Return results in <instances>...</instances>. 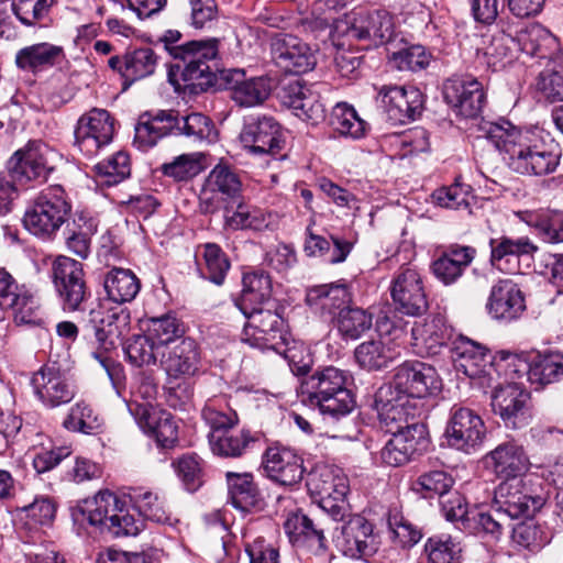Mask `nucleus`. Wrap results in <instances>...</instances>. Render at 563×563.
<instances>
[{
  "instance_id": "nucleus-59",
  "label": "nucleus",
  "mask_w": 563,
  "mask_h": 563,
  "mask_svg": "<svg viewBox=\"0 0 563 563\" xmlns=\"http://www.w3.org/2000/svg\"><path fill=\"white\" fill-rule=\"evenodd\" d=\"M329 123L333 131L343 136L360 139L365 135L367 123L362 120L355 109L346 103H336L330 114Z\"/></svg>"
},
{
  "instance_id": "nucleus-8",
  "label": "nucleus",
  "mask_w": 563,
  "mask_h": 563,
  "mask_svg": "<svg viewBox=\"0 0 563 563\" xmlns=\"http://www.w3.org/2000/svg\"><path fill=\"white\" fill-rule=\"evenodd\" d=\"M375 410L380 429L386 433H395L415 459L427 452L431 444L429 428L422 419L416 418L417 410L396 407Z\"/></svg>"
},
{
  "instance_id": "nucleus-17",
  "label": "nucleus",
  "mask_w": 563,
  "mask_h": 563,
  "mask_svg": "<svg viewBox=\"0 0 563 563\" xmlns=\"http://www.w3.org/2000/svg\"><path fill=\"white\" fill-rule=\"evenodd\" d=\"M51 148L42 140H30L8 161V170L13 179L21 184L32 180H46L53 167L48 165Z\"/></svg>"
},
{
  "instance_id": "nucleus-37",
  "label": "nucleus",
  "mask_w": 563,
  "mask_h": 563,
  "mask_svg": "<svg viewBox=\"0 0 563 563\" xmlns=\"http://www.w3.org/2000/svg\"><path fill=\"white\" fill-rule=\"evenodd\" d=\"M399 355L400 352L395 343L380 338L364 341L354 351L357 365L368 372L387 368Z\"/></svg>"
},
{
  "instance_id": "nucleus-7",
  "label": "nucleus",
  "mask_w": 563,
  "mask_h": 563,
  "mask_svg": "<svg viewBox=\"0 0 563 563\" xmlns=\"http://www.w3.org/2000/svg\"><path fill=\"white\" fill-rule=\"evenodd\" d=\"M49 277L64 312H81L92 292L86 280L81 262L66 255H58L51 265Z\"/></svg>"
},
{
  "instance_id": "nucleus-15",
  "label": "nucleus",
  "mask_w": 563,
  "mask_h": 563,
  "mask_svg": "<svg viewBox=\"0 0 563 563\" xmlns=\"http://www.w3.org/2000/svg\"><path fill=\"white\" fill-rule=\"evenodd\" d=\"M396 311L410 317H421L429 309V299L421 274L411 267L401 266L389 286Z\"/></svg>"
},
{
  "instance_id": "nucleus-47",
  "label": "nucleus",
  "mask_w": 563,
  "mask_h": 563,
  "mask_svg": "<svg viewBox=\"0 0 563 563\" xmlns=\"http://www.w3.org/2000/svg\"><path fill=\"white\" fill-rule=\"evenodd\" d=\"M532 351L509 352L498 351L494 354L492 368L499 377L509 383L527 377L530 383V368L532 366Z\"/></svg>"
},
{
  "instance_id": "nucleus-2",
  "label": "nucleus",
  "mask_w": 563,
  "mask_h": 563,
  "mask_svg": "<svg viewBox=\"0 0 563 563\" xmlns=\"http://www.w3.org/2000/svg\"><path fill=\"white\" fill-rule=\"evenodd\" d=\"M133 144L141 151L153 147L167 135H181L194 143H213L218 130L213 121L200 112L181 114L177 110H157L140 115Z\"/></svg>"
},
{
  "instance_id": "nucleus-33",
  "label": "nucleus",
  "mask_w": 563,
  "mask_h": 563,
  "mask_svg": "<svg viewBox=\"0 0 563 563\" xmlns=\"http://www.w3.org/2000/svg\"><path fill=\"white\" fill-rule=\"evenodd\" d=\"M476 256L473 246L452 244L431 263V272L443 285L455 284Z\"/></svg>"
},
{
  "instance_id": "nucleus-11",
  "label": "nucleus",
  "mask_w": 563,
  "mask_h": 563,
  "mask_svg": "<svg viewBox=\"0 0 563 563\" xmlns=\"http://www.w3.org/2000/svg\"><path fill=\"white\" fill-rule=\"evenodd\" d=\"M284 309L278 301H273L271 306L243 314L249 320L244 333L249 335V329L253 330L252 338L247 341L261 349L280 352L289 338L288 325L283 317Z\"/></svg>"
},
{
  "instance_id": "nucleus-41",
  "label": "nucleus",
  "mask_w": 563,
  "mask_h": 563,
  "mask_svg": "<svg viewBox=\"0 0 563 563\" xmlns=\"http://www.w3.org/2000/svg\"><path fill=\"white\" fill-rule=\"evenodd\" d=\"M389 534V540L401 549H411L423 537L422 529L408 519L397 504L390 505L382 518Z\"/></svg>"
},
{
  "instance_id": "nucleus-52",
  "label": "nucleus",
  "mask_w": 563,
  "mask_h": 563,
  "mask_svg": "<svg viewBox=\"0 0 563 563\" xmlns=\"http://www.w3.org/2000/svg\"><path fill=\"white\" fill-rule=\"evenodd\" d=\"M147 334L158 346H172L181 340L186 332L185 323L173 313L150 318L147 322Z\"/></svg>"
},
{
  "instance_id": "nucleus-9",
  "label": "nucleus",
  "mask_w": 563,
  "mask_h": 563,
  "mask_svg": "<svg viewBox=\"0 0 563 563\" xmlns=\"http://www.w3.org/2000/svg\"><path fill=\"white\" fill-rule=\"evenodd\" d=\"M85 329L93 335L99 350L112 352L131 330V312L125 307L106 308L99 303L89 310Z\"/></svg>"
},
{
  "instance_id": "nucleus-32",
  "label": "nucleus",
  "mask_w": 563,
  "mask_h": 563,
  "mask_svg": "<svg viewBox=\"0 0 563 563\" xmlns=\"http://www.w3.org/2000/svg\"><path fill=\"white\" fill-rule=\"evenodd\" d=\"M228 501L235 509L243 512L260 511L264 508L265 500L250 472H227Z\"/></svg>"
},
{
  "instance_id": "nucleus-46",
  "label": "nucleus",
  "mask_w": 563,
  "mask_h": 563,
  "mask_svg": "<svg viewBox=\"0 0 563 563\" xmlns=\"http://www.w3.org/2000/svg\"><path fill=\"white\" fill-rule=\"evenodd\" d=\"M454 477L444 467L421 472L410 484V489L423 499H440L453 488Z\"/></svg>"
},
{
  "instance_id": "nucleus-22",
  "label": "nucleus",
  "mask_w": 563,
  "mask_h": 563,
  "mask_svg": "<svg viewBox=\"0 0 563 563\" xmlns=\"http://www.w3.org/2000/svg\"><path fill=\"white\" fill-rule=\"evenodd\" d=\"M275 64L285 73L301 75L312 70L317 58L311 47L291 34L276 36L271 45Z\"/></svg>"
},
{
  "instance_id": "nucleus-48",
  "label": "nucleus",
  "mask_w": 563,
  "mask_h": 563,
  "mask_svg": "<svg viewBox=\"0 0 563 563\" xmlns=\"http://www.w3.org/2000/svg\"><path fill=\"white\" fill-rule=\"evenodd\" d=\"M201 417L210 428V433H224L239 424L238 412L229 405L225 396L209 398L202 410Z\"/></svg>"
},
{
  "instance_id": "nucleus-25",
  "label": "nucleus",
  "mask_w": 563,
  "mask_h": 563,
  "mask_svg": "<svg viewBox=\"0 0 563 563\" xmlns=\"http://www.w3.org/2000/svg\"><path fill=\"white\" fill-rule=\"evenodd\" d=\"M451 358L457 373L474 379L489 375L494 355L483 344L460 334L451 346Z\"/></svg>"
},
{
  "instance_id": "nucleus-21",
  "label": "nucleus",
  "mask_w": 563,
  "mask_h": 563,
  "mask_svg": "<svg viewBox=\"0 0 563 563\" xmlns=\"http://www.w3.org/2000/svg\"><path fill=\"white\" fill-rule=\"evenodd\" d=\"M443 98L457 115L465 119L477 118L486 101L482 82L471 76L448 79L443 85Z\"/></svg>"
},
{
  "instance_id": "nucleus-50",
  "label": "nucleus",
  "mask_w": 563,
  "mask_h": 563,
  "mask_svg": "<svg viewBox=\"0 0 563 563\" xmlns=\"http://www.w3.org/2000/svg\"><path fill=\"white\" fill-rule=\"evenodd\" d=\"M134 509L146 520L162 525H173L172 514L165 508L159 496L143 487L130 488L128 494Z\"/></svg>"
},
{
  "instance_id": "nucleus-53",
  "label": "nucleus",
  "mask_w": 563,
  "mask_h": 563,
  "mask_svg": "<svg viewBox=\"0 0 563 563\" xmlns=\"http://www.w3.org/2000/svg\"><path fill=\"white\" fill-rule=\"evenodd\" d=\"M454 340V329L446 323L443 316L435 314L424 323L422 344L428 355H438L443 347L451 350Z\"/></svg>"
},
{
  "instance_id": "nucleus-31",
  "label": "nucleus",
  "mask_w": 563,
  "mask_h": 563,
  "mask_svg": "<svg viewBox=\"0 0 563 563\" xmlns=\"http://www.w3.org/2000/svg\"><path fill=\"white\" fill-rule=\"evenodd\" d=\"M272 294L271 276L263 269H254L243 274L241 294L233 298V302L243 314H247L271 306L275 301Z\"/></svg>"
},
{
  "instance_id": "nucleus-34",
  "label": "nucleus",
  "mask_w": 563,
  "mask_h": 563,
  "mask_svg": "<svg viewBox=\"0 0 563 563\" xmlns=\"http://www.w3.org/2000/svg\"><path fill=\"white\" fill-rule=\"evenodd\" d=\"M224 78L231 90L232 99L242 107L262 103L272 91L271 78L261 76L245 79V73L241 69L229 70Z\"/></svg>"
},
{
  "instance_id": "nucleus-26",
  "label": "nucleus",
  "mask_w": 563,
  "mask_h": 563,
  "mask_svg": "<svg viewBox=\"0 0 563 563\" xmlns=\"http://www.w3.org/2000/svg\"><path fill=\"white\" fill-rule=\"evenodd\" d=\"M217 60H201L195 64H169L168 82L176 91L199 93L214 86L218 71Z\"/></svg>"
},
{
  "instance_id": "nucleus-49",
  "label": "nucleus",
  "mask_w": 563,
  "mask_h": 563,
  "mask_svg": "<svg viewBox=\"0 0 563 563\" xmlns=\"http://www.w3.org/2000/svg\"><path fill=\"white\" fill-rule=\"evenodd\" d=\"M103 287L108 298L121 305L136 297L141 283L130 269L114 267L106 274Z\"/></svg>"
},
{
  "instance_id": "nucleus-29",
  "label": "nucleus",
  "mask_w": 563,
  "mask_h": 563,
  "mask_svg": "<svg viewBox=\"0 0 563 563\" xmlns=\"http://www.w3.org/2000/svg\"><path fill=\"white\" fill-rule=\"evenodd\" d=\"M352 302V294L346 284H321L306 289L305 303L316 314L334 321L339 312Z\"/></svg>"
},
{
  "instance_id": "nucleus-36",
  "label": "nucleus",
  "mask_w": 563,
  "mask_h": 563,
  "mask_svg": "<svg viewBox=\"0 0 563 563\" xmlns=\"http://www.w3.org/2000/svg\"><path fill=\"white\" fill-rule=\"evenodd\" d=\"M211 192H219L228 202L225 210H240L246 206L242 196V183L238 174L227 164H217L206 180Z\"/></svg>"
},
{
  "instance_id": "nucleus-35",
  "label": "nucleus",
  "mask_w": 563,
  "mask_h": 563,
  "mask_svg": "<svg viewBox=\"0 0 563 563\" xmlns=\"http://www.w3.org/2000/svg\"><path fill=\"white\" fill-rule=\"evenodd\" d=\"M65 58L63 46L41 42L20 48L15 54V65L23 71L36 75L62 64Z\"/></svg>"
},
{
  "instance_id": "nucleus-20",
  "label": "nucleus",
  "mask_w": 563,
  "mask_h": 563,
  "mask_svg": "<svg viewBox=\"0 0 563 563\" xmlns=\"http://www.w3.org/2000/svg\"><path fill=\"white\" fill-rule=\"evenodd\" d=\"M485 468L500 482L525 478L530 470V459L523 448L515 440L499 443L483 457Z\"/></svg>"
},
{
  "instance_id": "nucleus-38",
  "label": "nucleus",
  "mask_w": 563,
  "mask_h": 563,
  "mask_svg": "<svg viewBox=\"0 0 563 563\" xmlns=\"http://www.w3.org/2000/svg\"><path fill=\"white\" fill-rule=\"evenodd\" d=\"M490 263L493 266L509 274H515L519 271L518 265L506 267L512 260L518 261L520 256L532 255L538 247L528 239L519 238L511 239L503 235L500 238L490 239Z\"/></svg>"
},
{
  "instance_id": "nucleus-10",
  "label": "nucleus",
  "mask_w": 563,
  "mask_h": 563,
  "mask_svg": "<svg viewBox=\"0 0 563 563\" xmlns=\"http://www.w3.org/2000/svg\"><path fill=\"white\" fill-rule=\"evenodd\" d=\"M335 530L333 542L343 556L367 561L378 552L379 533L375 532V525L363 515H350Z\"/></svg>"
},
{
  "instance_id": "nucleus-14",
  "label": "nucleus",
  "mask_w": 563,
  "mask_h": 563,
  "mask_svg": "<svg viewBox=\"0 0 563 563\" xmlns=\"http://www.w3.org/2000/svg\"><path fill=\"white\" fill-rule=\"evenodd\" d=\"M444 437L449 446L470 454L483 444L486 427L476 410L454 404L449 411Z\"/></svg>"
},
{
  "instance_id": "nucleus-62",
  "label": "nucleus",
  "mask_w": 563,
  "mask_h": 563,
  "mask_svg": "<svg viewBox=\"0 0 563 563\" xmlns=\"http://www.w3.org/2000/svg\"><path fill=\"white\" fill-rule=\"evenodd\" d=\"M203 158L205 155L201 152L180 154L170 162L162 164L158 170L175 181H187L202 172Z\"/></svg>"
},
{
  "instance_id": "nucleus-57",
  "label": "nucleus",
  "mask_w": 563,
  "mask_h": 563,
  "mask_svg": "<svg viewBox=\"0 0 563 563\" xmlns=\"http://www.w3.org/2000/svg\"><path fill=\"white\" fill-rule=\"evenodd\" d=\"M340 334L345 339L356 340L373 325V314L363 308L346 305L334 319Z\"/></svg>"
},
{
  "instance_id": "nucleus-18",
  "label": "nucleus",
  "mask_w": 563,
  "mask_h": 563,
  "mask_svg": "<svg viewBox=\"0 0 563 563\" xmlns=\"http://www.w3.org/2000/svg\"><path fill=\"white\" fill-rule=\"evenodd\" d=\"M262 465L267 478L282 486L299 484L306 472L303 459L298 451L279 442L264 451Z\"/></svg>"
},
{
  "instance_id": "nucleus-13",
  "label": "nucleus",
  "mask_w": 563,
  "mask_h": 563,
  "mask_svg": "<svg viewBox=\"0 0 563 563\" xmlns=\"http://www.w3.org/2000/svg\"><path fill=\"white\" fill-rule=\"evenodd\" d=\"M34 397L46 409L69 404L76 396V386L68 372L58 362L48 361L31 376Z\"/></svg>"
},
{
  "instance_id": "nucleus-56",
  "label": "nucleus",
  "mask_w": 563,
  "mask_h": 563,
  "mask_svg": "<svg viewBox=\"0 0 563 563\" xmlns=\"http://www.w3.org/2000/svg\"><path fill=\"white\" fill-rule=\"evenodd\" d=\"M219 53V40H192L180 44L173 49V60L169 64H195L201 60H217Z\"/></svg>"
},
{
  "instance_id": "nucleus-45",
  "label": "nucleus",
  "mask_w": 563,
  "mask_h": 563,
  "mask_svg": "<svg viewBox=\"0 0 563 563\" xmlns=\"http://www.w3.org/2000/svg\"><path fill=\"white\" fill-rule=\"evenodd\" d=\"M2 308L12 309L16 324L41 325L43 322L40 299L25 285H18L9 298V303H4Z\"/></svg>"
},
{
  "instance_id": "nucleus-60",
  "label": "nucleus",
  "mask_w": 563,
  "mask_h": 563,
  "mask_svg": "<svg viewBox=\"0 0 563 563\" xmlns=\"http://www.w3.org/2000/svg\"><path fill=\"white\" fill-rule=\"evenodd\" d=\"M172 466L189 493L197 492L205 483V462L197 453H185L172 462Z\"/></svg>"
},
{
  "instance_id": "nucleus-51",
  "label": "nucleus",
  "mask_w": 563,
  "mask_h": 563,
  "mask_svg": "<svg viewBox=\"0 0 563 563\" xmlns=\"http://www.w3.org/2000/svg\"><path fill=\"white\" fill-rule=\"evenodd\" d=\"M526 518L514 526L511 540L517 547L537 553L550 543L552 537L544 522L536 521L532 517Z\"/></svg>"
},
{
  "instance_id": "nucleus-16",
  "label": "nucleus",
  "mask_w": 563,
  "mask_h": 563,
  "mask_svg": "<svg viewBox=\"0 0 563 563\" xmlns=\"http://www.w3.org/2000/svg\"><path fill=\"white\" fill-rule=\"evenodd\" d=\"M114 133V123L104 109L93 108L82 114L76 125L75 146L87 157H92L108 145Z\"/></svg>"
},
{
  "instance_id": "nucleus-55",
  "label": "nucleus",
  "mask_w": 563,
  "mask_h": 563,
  "mask_svg": "<svg viewBox=\"0 0 563 563\" xmlns=\"http://www.w3.org/2000/svg\"><path fill=\"white\" fill-rule=\"evenodd\" d=\"M63 427L71 432L95 435L102 431L103 421L89 404L81 400L70 407Z\"/></svg>"
},
{
  "instance_id": "nucleus-43",
  "label": "nucleus",
  "mask_w": 563,
  "mask_h": 563,
  "mask_svg": "<svg viewBox=\"0 0 563 563\" xmlns=\"http://www.w3.org/2000/svg\"><path fill=\"white\" fill-rule=\"evenodd\" d=\"M517 47L531 57L548 58L556 49L554 35L539 23H532L516 35Z\"/></svg>"
},
{
  "instance_id": "nucleus-6",
  "label": "nucleus",
  "mask_w": 563,
  "mask_h": 563,
  "mask_svg": "<svg viewBox=\"0 0 563 563\" xmlns=\"http://www.w3.org/2000/svg\"><path fill=\"white\" fill-rule=\"evenodd\" d=\"M550 499L549 483L537 476L500 482L495 489L496 511L511 519L533 517Z\"/></svg>"
},
{
  "instance_id": "nucleus-12",
  "label": "nucleus",
  "mask_w": 563,
  "mask_h": 563,
  "mask_svg": "<svg viewBox=\"0 0 563 563\" xmlns=\"http://www.w3.org/2000/svg\"><path fill=\"white\" fill-rule=\"evenodd\" d=\"M242 147L251 155L277 157L286 145L285 133L272 115H250L239 134Z\"/></svg>"
},
{
  "instance_id": "nucleus-42",
  "label": "nucleus",
  "mask_w": 563,
  "mask_h": 563,
  "mask_svg": "<svg viewBox=\"0 0 563 563\" xmlns=\"http://www.w3.org/2000/svg\"><path fill=\"white\" fill-rule=\"evenodd\" d=\"M352 250V244L339 236L330 235V240L322 235L314 234L311 227L306 229L303 252L307 256H320L331 264L345 261Z\"/></svg>"
},
{
  "instance_id": "nucleus-40",
  "label": "nucleus",
  "mask_w": 563,
  "mask_h": 563,
  "mask_svg": "<svg viewBox=\"0 0 563 563\" xmlns=\"http://www.w3.org/2000/svg\"><path fill=\"white\" fill-rule=\"evenodd\" d=\"M530 384L543 389L563 380V352L560 350L532 351Z\"/></svg>"
},
{
  "instance_id": "nucleus-39",
  "label": "nucleus",
  "mask_w": 563,
  "mask_h": 563,
  "mask_svg": "<svg viewBox=\"0 0 563 563\" xmlns=\"http://www.w3.org/2000/svg\"><path fill=\"white\" fill-rule=\"evenodd\" d=\"M209 444L212 453L220 457L240 459L245 455L258 442L260 435L250 429L234 431L231 429L224 433H209Z\"/></svg>"
},
{
  "instance_id": "nucleus-1",
  "label": "nucleus",
  "mask_w": 563,
  "mask_h": 563,
  "mask_svg": "<svg viewBox=\"0 0 563 563\" xmlns=\"http://www.w3.org/2000/svg\"><path fill=\"white\" fill-rule=\"evenodd\" d=\"M481 131L516 173L542 176L553 173L559 165V154L532 144L531 133L519 130L506 119L484 122Z\"/></svg>"
},
{
  "instance_id": "nucleus-54",
  "label": "nucleus",
  "mask_w": 563,
  "mask_h": 563,
  "mask_svg": "<svg viewBox=\"0 0 563 563\" xmlns=\"http://www.w3.org/2000/svg\"><path fill=\"white\" fill-rule=\"evenodd\" d=\"M178 421L170 412L158 409L152 413V421L145 433L153 437L162 450H172L178 444Z\"/></svg>"
},
{
  "instance_id": "nucleus-24",
  "label": "nucleus",
  "mask_w": 563,
  "mask_h": 563,
  "mask_svg": "<svg viewBox=\"0 0 563 563\" xmlns=\"http://www.w3.org/2000/svg\"><path fill=\"white\" fill-rule=\"evenodd\" d=\"M526 309V297L518 284L511 279H499L493 285L486 302L487 313L493 319L510 323L518 320Z\"/></svg>"
},
{
  "instance_id": "nucleus-4",
  "label": "nucleus",
  "mask_w": 563,
  "mask_h": 563,
  "mask_svg": "<svg viewBox=\"0 0 563 563\" xmlns=\"http://www.w3.org/2000/svg\"><path fill=\"white\" fill-rule=\"evenodd\" d=\"M75 526H87L108 532L114 538L137 536L144 525L125 510V501L110 490L100 492L93 499H86L70 508Z\"/></svg>"
},
{
  "instance_id": "nucleus-64",
  "label": "nucleus",
  "mask_w": 563,
  "mask_h": 563,
  "mask_svg": "<svg viewBox=\"0 0 563 563\" xmlns=\"http://www.w3.org/2000/svg\"><path fill=\"white\" fill-rule=\"evenodd\" d=\"M521 220L534 227L544 240L563 242V213H517Z\"/></svg>"
},
{
  "instance_id": "nucleus-63",
  "label": "nucleus",
  "mask_w": 563,
  "mask_h": 563,
  "mask_svg": "<svg viewBox=\"0 0 563 563\" xmlns=\"http://www.w3.org/2000/svg\"><path fill=\"white\" fill-rule=\"evenodd\" d=\"M121 345L123 347L125 361L132 366L142 367L156 364L154 350L157 346L147 333L133 334Z\"/></svg>"
},
{
  "instance_id": "nucleus-23",
  "label": "nucleus",
  "mask_w": 563,
  "mask_h": 563,
  "mask_svg": "<svg viewBox=\"0 0 563 563\" xmlns=\"http://www.w3.org/2000/svg\"><path fill=\"white\" fill-rule=\"evenodd\" d=\"M378 99L395 124L413 121L423 110L424 96L416 87L383 86Z\"/></svg>"
},
{
  "instance_id": "nucleus-61",
  "label": "nucleus",
  "mask_w": 563,
  "mask_h": 563,
  "mask_svg": "<svg viewBox=\"0 0 563 563\" xmlns=\"http://www.w3.org/2000/svg\"><path fill=\"white\" fill-rule=\"evenodd\" d=\"M462 547L450 534H437L427 539L423 552L428 563H461Z\"/></svg>"
},
{
  "instance_id": "nucleus-58",
  "label": "nucleus",
  "mask_w": 563,
  "mask_h": 563,
  "mask_svg": "<svg viewBox=\"0 0 563 563\" xmlns=\"http://www.w3.org/2000/svg\"><path fill=\"white\" fill-rule=\"evenodd\" d=\"M462 531L496 542L500 540L504 527L490 511L473 507L471 509V517H466V519L463 520Z\"/></svg>"
},
{
  "instance_id": "nucleus-5",
  "label": "nucleus",
  "mask_w": 563,
  "mask_h": 563,
  "mask_svg": "<svg viewBox=\"0 0 563 563\" xmlns=\"http://www.w3.org/2000/svg\"><path fill=\"white\" fill-rule=\"evenodd\" d=\"M347 380V372L343 369L334 366L319 367L302 378L300 393L303 401L318 407L323 416L338 420L355 407L354 395L346 387Z\"/></svg>"
},
{
  "instance_id": "nucleus-30",
  "label": "nucleus",
  "mask_w": 563,
  "mask_h": 563,
  "mask_svg": "<svg viewBox=\"0 0 563 563\" xmlns=\"http://www.w3.org/2000/svg\"><path fill=\"white\" fill-rule=\"evenodd\" d=\"M158 55L151 47H140L128 51L123 56H112L108 66L117 71L123 79V88L126 89L136 80L154 74L158 65Z\"/></svg>"
},
{
  "instance_id": "nucleus-3",
  "label": "nucleus",
  "mask_w": 563,
  "mask_h": 563,
  "mask_svg": "<svg viewBox=\"0 0 563 563\" xmlns=\"http://www.w3.org/2000/svg\"><path fill=\"white\" fill-rule=\"evenodd\" d=\"M442 388L434 366L418 360H409L394 369L390 383L383 384L374 395V408L417 410L416 399L438 394Z\"/></svg>"
},
{
  "instance_id": "nucleus-27",
  "label": "nucleus",
  "mask_w": 563,
  "mask_h": 563,
  "mask_svg": "<svg viewBox=\"0 0 563 563\" xmlns=\"http://www.w3.org/2000/svg\"><path fill=\"white\" fill-rule=\"evenodd\" d=\"M161 365L169 379L194 377L201 368V349L192 338H183L163 353Z\"/></svg>"
},
{
  "instance_id": "nucleus-44",
  "label": "nucleus",
  "mask_w": 563,
  "mask_h": 563,
  "mask_svg": "<svg viewBox=\"0 0 563 563\" xmlns=\"http://www.w3.org/2000/svg\"><path fill=\"white\" fill-rule=\"evenodd\" d=\"M199 249H202L201 260L197 253L196 263L200 277L217 286L223 285L231 267L228 255L216 243H206Z\"/></svg>"
},
{
  "instance_id": "nucleus-19",
  "label": "nucleus",
  "mask_w": 563,
  "mask_h": 563,
  "mask_svg": "<svg viewBox=\"0 0 563 563\" xmlns=\"http://www.w3.org/2000/svg\"><path fill=\"white\" fill-rule=\"evenodd\" d=\"M530 394L518 383H508L495 388L492 397L493 412L498 416L507 429H521L531 419Z\"/></svg>"
},
{
  "instance_id": "nucleus-28",
  "label": "nucleus",
  "mask_w": 563,
  "mask_h": 563,
  "mask_svg": "<svg viewBox=\"0 0 563 563\" xmlns=\"http://www.w3.org/2000/svg\"><path fill=\"white\" fill-rule=\"evenodd\" d=\"M393 33V19L386 10L360 11L347 29L349 37L367 42V46L387 43Z\"/></svg>"
}]
</instances>
